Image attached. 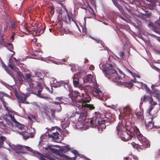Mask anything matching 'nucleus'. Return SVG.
I'll return each mask as SVG.
<instances>
[{"instance_id":"obj_51","label":"nucleus","mask_w":160,"mask_h":160,"mask_svg":"<svg viewBox=\"0 0 160 160\" xmlns=\"http://www.w3.org/2000/svg\"><path fill=\"white\" fill-rule=\"evenodd\" d=\"M29 134V137L32 138L34 137L35 132H28Z\"/></svg>"},{"instance_id":"obj_6","label":"nucleus","mask_w":160,"mask_h":160,"mask_svg":"<svg viewBox=\"0 0 160 160\" xmlns=\"http://www.w3.org/2000/svg\"><path fill=\"white\" fill-rule=\"evenodd\" d=\"M81 95H77L75 97H73L75 99L74 100L72 99V102H75L76 103V106L77 107V106H79L78 104H87L86 103L89 102L91 100V98L89 96L85 95L84 93L81 94Z\"/></svg>"},{"instance_id":"obj_16","label":"nucleus","mask_w":160,"mask_h":160,"mask_svg":"<svg viewBox=\"0 0 160 160\" xmlns=\"http://www.w3.org/2000/svg\"><path fill=\"white\" fill-rule=\"evenodd\" d=\"M142 145H140L139 146L138 144H137L135 143L134 142H132V143H130V144L132 145V146L133 147V148H135L137 149H138L139 148L142 149V147H143L144 148H148V147H146L145 145H142V142H141ZM150 146H149V147Z\"/></svg>"},{"instance_id":"obj_18","label":"nucleus","mask_w":160,"mask_h":160,"mask_svg":"<svg viewBox=\"0 0 160 160\" xmlns=\"http://www.w3.org/2000/svg\"><path fill=\"white\" fill-rule=\"evenodd\" d=\"M33 31L36 32L37 35L39 36L44 32V29L41 28H38L33 30Z\"/></svg>"},{"instance_id":"obj_62","label":"nucleus","mask_w":160,"mask_h":160,"mask_svg":"<svg viewBox=\"0 0 160 160\" xmlns=\"http://www.w3.org/2000/svg\"><path fill=\"white\" fill-rule=\"evenodd\" d=\"M30 93H32V94H34L35 95H36L37 96V93H35L33 91H30Z\"/></svg>"},{"instance_id":"obj_30","label":"nucleus","mask_w":160,"mask_h":160,"mask_svg":"<svg viewBox=\"0 0 160 160\" xmlns=\"http://www.w3.org/2000/svg\"><path fill=\"white\" fill-rule=\"evenodd\" d=\"M50 111H51V117L52 118H52L55 119L56 118L55 113L56 110L55 109H51Z\"/></svg>"},{"instance_id":"obj_15","label":"nucleus","mask_w":160,"mask_h":160,"mask_svg":"<svg viewBox=\"0 0 160 160\" xmlns=\"http://www.w3.org/2000/svg\"><path fill=\"white\" fill-rule=\"evenodd\" d=\"M71 150V148L69 146L67 145L64 147H61L60 150L62 152L67 153L69 150Z\"/></svg>"},{"instance_id":"obj_48","label":"nucleus","mask_w":160,"mask_h":160,"mask_svg":"<svg viewBox=\"0 0 160 160\" xmlns=\"http://www.w3.org/2000/svg\"><path fill=\"white\" fill-rule=\"evenodd\" d=\"M6 123L7 125H8L10 126H11L12 125V123L9 120L7 119L6 120Z\"/></svg>"},{"instance_id":"obj_53","label":"nucleus","mask_w":160,"mask_h":160,"mask_svg":"<svg viewBox=\"0 0 160 160\" xmlns=\"http://www.w3.org/2000/svg\"><path fill=\"white\" fill-rule=\"evenodd\" d=\"M62 97H57L55 98V99L57 100V101H62L61 100H62Z\"/></svg>"},{"instance_id":"obj_43","label":"nucleus","mask_w":160,"mask_h":160,"mask_svg":"<svg viewBox=\"0 0 160 160\" xmlns=\"http://www.w3.org/2000/svg\"><path fill=\"white\" fill-rule=\"evenodd\" d=\"M67 90L69 91L71 94L73 92L72 88L70 85L69 86H68V88Z\"/></svg>"},{"instance_id":"obj_7","label":"nucleus","mask_w":160,"mask_h":160,"mask_svg":"<svg viewBox=\"0 0 160 160\" xmlns=\"http://www.w3.org/2000/svg\"><path fill=\"white\" fill-rule=\"evenodd\" d=\"M143 110L140 108H137L135 111V113L138 118H141V119H143Z\"/></svg>"},{"instance_id":"obj_31","label":"nucleus","mask_w":160,"mask_h":160,"mask_svg":"<svg viewBox=\"0 0 160 160\" xmlns=\"http://www.w3.org/2000/svg\"><path fill=\"white\" fill-rule=\"evenodd\" d=\"M6 137L4 136H1L0 137V145H2L4 142L6 140Z\"/></svg>"},{"instance_id":"obj_56","label":"nucleus","mask_w":160,"mask_h":160,"mask_svg":"<svg viewBox=\"0 0 160 160\" xmlns=\"http://www.w3.org/2000/svg\"><path fill=\"white\" fill-rule=\"evenodd\" d=\"M11 120L14 123H15V124L18 122L15 119V118H14V117H13L12 118H11Z\"/></svg>"},{"instance_id":"obj_19","label":"nucleus","mask_w":160,"mask_h":160,"mask_svg":"<svg viewBox=\"0 0 160 160\" xmlns=\"http://www.w3.org/2000/svg\"><path fill=\"white\" fill-rule=\"evenodd\" d=\"M66 10L67 12V15L65 16L64 17V21L66 22L67 23H68V22H70L71 20L74 21L72 19H71L68 13V11L67 10V9H66Z\"/></svg>"},{"instance_id":"obj_64","label":"nucleus","mask_w":160,"mask_h":160,"mask_svg":"<svg viewBox=\"0 0 160 160\" xmlns=\"http://www.w3.org/2000/svg\"><path fill=\"white\" fill-rule=\"evenodd\" d=\"M54 13V11L53 9H52L51 11V15H53Z\"/></svg>"},{"instance_id":"obj_54","label":"nucleus","mask_w":160,"mask_h":160,"mask_svg":"<svg viewBox=\"0 0 160 160\" xmlns=\"http://www.w3.org/2000/svg\"><path fill=\"white\" fill-rule=\"evenodd\" d=\"M24 148L29 151H32V148L30 147H29L28 146H24Z\"/></svg>"},{"instance_id":"obj_11","label":"nucleus","mask_w":160,"mask_h":160,"mask_svg":"<svg viewBox=\"0 0 160 160\" xmlns=\"http://www.w3.org/2000/svg\"><path fill=\"white\" fill-rule=\"evenodd\" d=\"M59 134L58 132H52V134L48 133V136L49 138H52V139H58L59 138L58 135Z\"/></svg>"},{"instance_id":"obj_22","label":"nucleus","mask_w":160,"mask_h":160,"mask_svg":"<svg viewBox=\"0 0 160 160\" xmlns=\"http://www.w3.org/2000/svg\"><path fill=\"white\" fill-rule=\"evenodd\" d=\"M144 86L145 89L146 91V92H148L150 94L151 97H152V90H151L146 84H145Z\"/></svg>"},{"instance_id":"obj_58","label":"nucleus","mask_w":160,"mask_h":160,"mask_svg":"<svg viewBox=\"0 0 160 160\" xmlns=\"http://www.w3.org/2000/svg\"><path fill=\"white\" fill-rule=\"evenodd\" d=\"M114 4L117 8H118L119 7H120V4H119L118 3V2H114Z\"/></svg>"},{"instance_id":"obj_36","label":"nucleus","mask_w":160,"mask_h":160,"mask_svg":"<svg viewBox=\"0 0 160 160\" xmlns=\"http://www.w3.org/2000/svg\"><path fill=\"white\" fill-rule=\"evenodd\" d=\"M37 155L39 157V159L40 160H47L46 159H45L43 157V156L42 154L39 152H37Z\"/></svg>"},{"instance_id":"obj_3","label":"nucleus","mask_w":160,"mask_h":160,"mask_svg":"<svg viewBox=\"0 0 160 160\" xmlns=\"http://www.w3.org/2000/svg\"><path fill=\"white\" fill-rule=\"evenodd\" d=\"M32 78H33L28 82L30 88L35 91H38L37 96L38 97L45 99H48L49 98L48 97H43L41 93L43 89V78L39 77L37 75L32 76Z\"/></svg>"},{"instance_id":"obj_17","label":"nucleus","mask_w":160,"mask_h":160,"mask_svg":"<svg viewBox=\"0 0 160 160\" xmlns=\"http://www.w3.org/2000/svg\"><path fill=\"white\" fill-rule=\"evenodd\" d=\"M92 77L93 76L90 74L87 75L83 80L84 82L86 83L91 82L92 80Z\"/></svg>"},{"instance_id":"obj_13","label":"nucleus","mask_w":160,"mask_h":160,"mask_svg":"<svg viewBox=\"0 0 160 160\" xmlns=\"http://www.w3.org/2000/svg\"><path fill=\"white\" fill-rule=\"evenodd\" d=\"M73 78V85L75 87H77L79 84V78L78 77V74H74Z\"/></svg>"},{"instance_id":"obj_34","label":"nucleus","mask_w":160,"mask_h":160,"mask_svg":"<svg viewBox=\"0 0 160 160\" xmlns=\"http://www.w3.org/2000/svg\"><path fill=\"white\" fill-rule=\"evenodd\" d=\"M15 125L18 128L20 129H22L24 128L23 125L20 123L18 122H17V123H15Z\"/></svg>"},{"instance_id":"obj_21","label":"nucleus","mask_w":160,"mask_h":160,"mask_svg":"<svg viewBox=\"0 0 160 160\" xmlns=\"http://www.w3.org/2000/svg\"><path fill=\"white\" fill-rule=\"evenodd\" d=\"M44 113L48 117L47 118L50 121H52V118L51 116V112H50L47 110H45L44 111Z\"/></svg>"},{"instance_id":"obj_61","label":"nucleus","mask_w":160,"mask_h":160,"mask_svg":"<svg viewBox=\"0 0 160 160\" xmlns=\"http://www.w3.org/2000/svg\"><path fill=\"white\" fill-rule=\"evenodd\" d=\"M59 3L64 9H65L66 8L65 6L61 2H59Z\"/></svg>"},{"instance_id":"obj_24","label":"nucleus","mask_w":160,"mask_h":160,"mask_svg":"<svg viewBox=\"0 0 160 160\" xmlns=\"http://www.w3.org/2000/svg\"><path fill=\"white\" fill-rule=\"evenodd\" d=\"M123 112L126 113V114H129L131 113V109L129 107H126L123 108Z\"/></svg>"},{"instance_id":"obj_49","label":"nucleus","mask_w":160,"mask_h":160,"mask_svg":"<svg viewBox=\"0 0 160 160\" xmlns=\"http://www.w3.org/2000/svg\"><path fill=\"white\" fill-rule=\"evenodd\" d=\"M0 126L4 128H6V125L3 122L0 121Z\"/></svg>"},{"instance_id":"obj_4","label":"nucleus","mask_w":160,"mask_h":160,"mask_svg":"<svg viewBox=\"0 0 160 160\" xmlns=\"http://www.w3.org/2000/svg\"><path fill=\"white\" fill-rule=\"evenodd\" d=\"M102 69L105 73V76L108 78H111L113 79L120 80L121 77L125 78L126 76L121 71L120 73L123 76H120L117 73V71L114 69L111 64H103L102 66Z\"/></svg>"},{"instance_id":"obj_14","label":"nucleus","mask_w":160,"mask_h":160,"mask_svg":"<svg viewBox=\"0 0 160 160\" xmlns=\"http://www.w3.org/2000/svg\"><path fill=\"white\" fill-rule=\"evenodd\" d=\"M94 92L96 94V95L98 97V98H101L102 97L103 94L98 88H97L95 89Z\"/></svg>"},{"instance_id":"obj_39","label":"nucleus","mask_w":160,"mask_h":160,"mask_svg":"<svg viewBox=\"0 0 160 160\" xmlns=\"http://www.w3.org/2000/svg\"><path fill=\"white\" fill-rule=\"evenodd\" d=\"M98 42H99V43H100L102 47L103 48V50H105V49H106L107 48L105 46V44L104 42H102V40L101 41H98Z\"/></svg>"},{"instance_id":"obj_35","label":"nucleus","mask_w":160,"mask_h":160,"mask_svg":"<svg viewBox=\"0 0 160 160\" xmlns=\"http://www.w3.org/2000/svg\"><path fill=\"white\" fill-rule=\"evenodd\" d=\"M63 84L62 86L64 87V88H66V89H67L68 86H69L70 85H69V83L68 82V81H64V83H63Z\"/></svg>"},{"instance_id":"obj_28","label":"nucleus","mask_w":160,"mask_h":160,"mask_svg":"<svg viewBox=\"0 0 160 160\" xmlns=\"http://www.w3.org/2000/svg\"><path fill=\"white\" fill-rule=\"evenodd\" d=\"M7 47L8 49L11 51H12L13 49V46L12 43H8L7 44Z\"/></svg>"},{"instance_id":"obj_52","label":"nucleus","mask_w":160,"mask_h":160,"mask_svg":"<svg viewBox=\"0 0 160 160\" xmlns=\"http://www.w3.org/2000/svg\"><path fill=\"white\" fill-rule=\"evenodd\" d=\"M16 34L15 33L13 32L11 37L10 39L12 40V42H13L14 39V35Z\"/></svg>"},{"instance_id":"obj_55","label":"nucleus","mask_w":160,"mask_h":160,"mask_svg":"<svg viewBox=\"0 0 160 160\" xmlns=\"http://www.w3.org/2000/svg\"><path fill=\"white\" fill-rule=\"evenodd\" d=\"M1 63L2 67L5 69V68H7V66L5 64V63L2 61Z\"/></svg>"},{"instance_id":"obj_63","label":"nucleus","mask_w":160,"mask_h":160,"mask_svg":"<svg viewBox=\"0 0 160 160\" xmlns=\"http://www.w3.org/2000/svg\"><path fill=\"white\" fill-rule=\"evenodd\" d=\"M124 160H131V159L128 157H125L124 158Z\"/></svg>"},{"instance_id":"obj_12","label":"nucleus","mask_w":160,"mask_h":160,"mask_svg":"<svg viewBox=\"0 0 160 160\" xmlns=\"http://www.w3.org/2000/svg\"><path fill=\"white\" fill-rule=\"evenodd\" d=\"M152 95L154 97H155L159 100L160 99V92L157 89H152Z\"/></svg>"},{"instance_id":"obj_59","label":"nucleus","mask_w":160,"mask_h":160,"mask_svg":"<svg viewBox=\"0 0 160 160\" xmlns=\"http://www.w3.org/2000/svg\"><path fill=\"white\" fill-rule=\"evenodd\" d=\"M119 10V11L122 12H123V10L122 8V7L120 6L118 8Z\"/></svg>"},{"instance_id":"obj_44","label":"nucleus","mask_w":160,"mask_h":160,"mask_svg":"<svg viewBox=\"0 0 160 160\" xmlns=\"http://www.w3.org/2000/svg\"><path fill=\"white\" fill-rule=\"evenodd\" d=\"M118 55L121 58H123L125 56V53L123 52H119Z\"/></svg>"},{"instance_id":"obj_5","label":"nucleus","mask_w":160,"mask_h":160,"mask_svg":"<svg viewBox=\"0 0 160 160\" xmlns=\"http://www.w3.org/2000/svg\"><path fill=\"white\" fill-rule=\"evenodd\" d=\"M79 106H77L79 108H81L82 110L79 113V116L78 118V121L81 123L83 122V121L86 118L87 115V112L89 110H94L95 107L92 104H78Z\"/></svg>"},{"instance_id":"obj_20","label":"nucleus","mask_w":160,"mask_h":160,"mask_svg":"<svg viewBox=\"0 0 160 160\" xmlns=\"http://www.w3.org/2000/svg\"><path fill=\"white\" fill-rule=\"evenodd\" d=\"M122 128L123 129H125L124 127L121 124H118L117 126V130L118 135H119V132H120L121 131H122V132L123 131Z\"/></svg>"},{"instance_id":"obj_8","label":"nucleus","mask_w":160,"mask_h":160,"mask_svg":"<svg viewBox=\"0 0 160 160\" xmlns=\"http://www.w3.org/2000/svg\"><path fill=\"white\" fill-rule=\"evenodd\" d=\"M153 108L154 106L152 105H151L148 110V112L151 116H152L151 117L152 120L155 118L157 115V112L153 110Z\"/></svg>"},{"instance_id":"obj_27","label":"nucleus","mask_w":160,"mask_h":160,"mask_svg":"<svg viewBox=\"0 0 160 160\" xmlns=\"http://www.w3.org/2000/svg\"><path fill=\"white\" fill-rule=\"evenodd\" d=\"M25 78L26 80L28 82L33 78L32 77V78L31 74H25Z\"/></svg>"},{"instance_id":"obj_29","label":"nucleus","mask_w":160,"mask_h":160,"mask_svg":"<svg viewBox=\"0 0 160 160\" xmlns=\"http://www.w3.org/2000/svg\"><path fill=\"white\" fill-rule=\"evenodd\" d=\"M64 83V81H61L60 82H56V83L55 84V88L60 87L62 86L63 84Z\"/></svg>"},{"instance_id":"obj_10","label":"nucleus","mask_w":160,"mask_h":160,"mask_svg":"<svg viewBox=\"0 0 160 160\" xmlns=\"http://www.w3.org/2000/svg\"><path fill=\"white\" fill-rule=\"evenodd\" d=\"M16 96L18 99L19 102L21 103H24L25 101L27 98L28 97L26 95L22 94V95H17Z\"/></svg>"},{"instance_id":"obj_9","label":"nucleus","mask_w":160,"mask_h":160,"mask_svg":"<svg viewBox=\"0 0 160 160\" xmlns=\"http://www.w3.org/2000/svg\"><path fill=\"white\" fill-rule=\"evenodd\" d=\"M14 150L15 151L16 153H26L24 151V146L21 145H18L15 147Z\"/></svg>"},{"instance_id":"obj_2","label":"nucleus","mask_w":160,"mask_h":160,"mask_svg":"<svg viewBox=\"0 0 160 160\" xmlns=\"http://www.w3.org/2000/svg\"><path fill=\"white\" fill-rule=\"evenodd\" d=\"M96 117L88 119L86 118L82 123L86 124L87 126L90 125L92 127H98V131L102 132L104 129L106 128V127L108 125L106 123L108 122L107 120H103L101 117V113L96 112Z\"/></svg>"},{"instance_id":"obj_60","label":"nucleus","mask_w":160,"mask_h":160,"mask_svg":"<svg viewBox=\"0 0 160 160\" xmlns=\"http://www.w3.org/2000/svg\"><path fill=\"white\" fill-rule=\"evenodd\" d=\"M94 69V67L93 65H91L89 67V69L91 70H92Z\"/></svg>"},{"instance_id":"obj_42","label":"nucleus","mask_w":160,"mask_h":160,"mask_svg":"<svg viewBox=\"0 0 160 160\" xmlns=\"http://www.w3.org/2000/svg\"><path fill=\"white\" fill-rule=\"evenodd\" d=\"M5 70L12 77H13L12 74V72L10 71V70H8L7 68H5Z\"/></svg>"},{"instance_id":"obj_37","label":"nucleus","mask_w":160,"mask_h":160,"mask_svg":"<svg viewBox=\"0 0 160 160\" xmlns=\"http://www.w3.org/2000/svg\"><path fill=\"white\" fill-rule=\"evenodd\" d=\"M160 85V81L158 83H156L155 84H152L151 86V88L152 89H156L155 87H158Z\"/></svg>"},{"instance_id":"obj_57","label":"nucleus","mask_w":160,"mask_h":160,"mask_svg":"<svg viewBox=\"0 0 160 160\" xmlns=\"http://www.w3.org/2000/svg\"><path fill=\"white\" fill-rule=\"evenodd\" d=\"M8 23L7 22L6 24V25L5 27H4V30L5 31H7V29L8 28Z\"/></svg>"},{"instance_id":"obj_50","label":"nucleus","mask_w":160,"mask_h":160,"mask_svg":"<svg viewBox=\"0 0 160 160\" xmlns=\"http://www.w3.org/2000/svg\"><path fill=\"white\" fill-rule=\"evenodd\" d=\"M73 93L74 95L76 96L77 95H80L81 94L78 91H73V92H72V94L73 95Z\"/></svg>"},{"instance_id":"obj_41","label":"nucleus","mask_w":160,"mask_h":160,"mask_svg":"<svg viewBox=\"0 0 160 160\" xmlns=\"http://www.w3.org/2000/svg\"><path fill=\"white\" fill-rule=\"evenodd\" d=\"M79 114V113L78 112H76L74 113H73L72 114L70 118L74 117L76 116H77L78 117Z\"/></svg>"},{"instance_id":"obj_32","label":"nucleus","mask_w":160,"mask_h":160,"mask_svg":"<svg viewBox=\"0 0 160 160\" xmlns=\"http://www.w3.org/2000/svg\"><path fill=\"white\" fill-rule=\"evenodd\" d=\"M148 96L146 95H145L143 98H141V102L140 103V104H142L143 103V102H146L147 100L148 99Z\"/></svg>"},{"instance_id":"obj_45","label":"nucleus","mask_w":160,"mask_h":160,"mask_svg":"<svg viewBox=\"0 0 160 160\" xmlns=\"http://www.w3.org/2000/svg\"><path fill=\"white\" fill-rule=\"evenodd\" d=\"M8 66L11 69L13 70H14L15 71H16L17 68L15 66H13V65H11V64H8Z\"/></svg>"},{"instance_id":"obj_26","label":"nucleus","mask_w":160,"mask_h":160,"mask_svg":"<svg viewBox=\"0 0 160 160\" xmlns=\"http://www.w3.org/2000/svg\"><path fill=\"white\" fill-rule=\"evenodd\" d=\"M20 134L23 136V138L26 140L28 139L29 138V135L28 132H21Z\"/></svg>"},{"instance_id":"obj_23","label":"nucleus","mask_w":160,"mask_h":160,"mask_svg":"<svg viewBox=\"0 0 160 160\" xmlns=\"http://www.w3.org/2000/svg\"><path fill=\"white\" fill-rule=\"evenodd\" d=\"M144 86L145 89L146 91V92H148L150 94L151 97H152V90H151L146 84H145Z\"/></svg>"},{"instance_id":"obj_33","label":"nucleus","mask_w":160,"mask_h":160,"mask_svg":"<svg viewBox=\"0 0 160 160\" xmlns=\"http://www.w3.org/2000/svg\"><path fill=\"white\" fill-rule=\"evenodd\" d=\"M17 26V24L16 22H13L10 23V25L9 26V28L10 29L15 28Z\"/></svg>"},{"instance_id":"obj_40","label":"nucleus","mask_w":160,"mask_h":160,"mask_svg":"<svg viewBox=\"0 0 160 160\" xmlns=\"http://www.w3.org/2000/svg\"><path fill=\"white\" fill-rule=\"evenodd\" d=\"M71 152L74 154L75 156L77 155L80 156V154L78 153V152L76 150L71 151Z\"/></svg>"},{"instance_id":"obj_1","label":"nucleus","mask_w":160,"mask_h":160,"mask_svg":"<svg viewBox=\"0 0 160 160\" xmlns=\"http://www.w3.org/2000/svg\"><path fill=\"white\" fill-rule=\"evenodd\" d=\"M128 132L123 131L121 133H120L119 137L123 141L125 142L128 141L132 137L134 133H136L138 140L142 143L143 145H145L146 147L150 146L149 141L140 133L139 129L137 127L131 128Z\"/></svg>"},{"instance_id":"obj_47","label":"nucleus","mask_w":160,"mask_h":160,"mask_svg":"<svg viewBox=\"0 0 160 160\" xmlns=\"http://www.w3.org/2000/svg\"><path fill=\"white\" fill-rule=\"evenodd\" d=\"M151 97V100L152 101H150V103L151 104V105H152L153 106L154 105H156L157 103L155 101H153L152 97Z\"/></svg>"},{"instance_id":"obj_25","label":"nucleus","mask_w":160,"mask_h":160,"mask_svg":"<svg viewBox=\"0 0 160 160\" xmlns=\"http://www.w3.org/2000/svg\"><path fill=\"white\" fill-rule=\"evenodd\" d=\"M123 84L126 87L129 88H131L133 87V84L131 82H123Z\"/></svg>"},{"instance_id":"obj_38","label":"nucleus","mask_w":160,"mask_h":160,"mask_svg":"<svg viewBox=\"0 0 160 160\" xmlns=\"http://www.w3.org/2000/svg\"><path fill=\"white\" fill-rule=\"evenodd\" d=\"M1 100L3 104V106L7 110H8V108L6 105V102L2 98H1Z\"/></svg>"},{"instance_id":"obj_46","label":"nucleus","mask_w":160,"mask_h":160,"mask_svg":"<svg viewBox=\"0 0 160 160\" xmlns=\"http://www.w3.org/2000/svg\"><path fill=\"white\" fill-rule=\"evenodd\" d=\"M62 103V101H54L52 102V103L54 104L58 105L60 108H61V106L60 104Z\"/></svg>"}]
</instances>
